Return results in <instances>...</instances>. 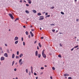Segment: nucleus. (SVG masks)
<instances>
[{"instance_id":"nucleus-1","label":"nucleus","mask_w":79,"mask_h":79,"mask_svg":"<svg viewBox=\"0 0 79 79\" xmlns=\"http://www.w3.org/2000/svg\"><path fill=\"white\" fill-rule=\"evenodd\" d=\"M45 49H43L42 52V55L43 57L44 58H46L47 56H46V55L44 53V52H45Z\"/></svg>"},{"instance_id":"nucleus-2","label":"nucleus","mask_w":79,"mask_h":79,"mask_svg":"<svg viewBox=\"0 0 79 79\" xmlns=\"http://www.w3.org/2000/svg\"><path fill=\"white\" fill-rule=\"evenodd\" d=\"M9 16H10L12 19H14V17H13V15L11 14H9Z\"/></svg>"},{"instance_id":"nucleus-3","label":"nucleus","mask_w":79,"mask_h":79,"mask_svg":"<svg viewBox=\"0 0 79 79\" xmlns=\"http://www.w3.org/2000/svg\"><path fill=\"white\" fill-rule=\"evenodd\" d=\"M5 60V58L3 56H2L1 58V61H3Z\"/></svg>"},{"instance_id":"nucleus-4","label":"nucleus","mask_w":79,"mask_h":79,"mask_svg":"<svg viewBox=\"0 0 79 79\" xmlns=\"http://www.w3.org/2000/svg\"><path fill=\"white\" fill-rule=\"evenodd\" d=\"M4 56H5V57H8V54L7 53H5L4 54Z\"/></svg>"},{"instance_id":"nucleus-5","label":"nucleus","mask_w":79,"mask_h":79,"mask_svg":"<svg viewBox=\"0 0 79 79\" xmlns=\"http://www.w3.org/2000/svg\"><path fill=\"white\" fill-rule=\"evenodd\" d=\"M30 33L31 34V37H33L34 36V34L32 33V31L30 32Z\"/></svg>"},{"instance_id":"nucleus-6","label":"nucleus","mask_w":79,"mask_h":79,"mask_svg":"<svg viewBox=\"0 0 79 79\" xmlns=\"http://www.w3.org/2000/svg\"><path fill=\"white\" fill-rule=\"evenodd\" d=\"M15 40H18V37H15L14 39Z\"/></svg>"},{"instance_id":"nucleus-7","label":"nucleus","mask_w":79,"mask_h":79,"mask_svg":"<svg viewBox=\"0 0 79 79\" xmlns=\"http://www.w3.org/2000/svg\"><path fill=\"white\" fill-rule=\"evenodd\" d=\"M35 56H37V55H38V51H36L35 52Z\"/></svg>"},{"instance_id":"nucleus-8","label":"nucleus","mask_w":79,"mask_h":79,"mask_svg":"<svg viewBox=\"0 0 79 79\" xmlns=\"http://www.w3.org/2000/svg\"><path fill=\"white\" fill-rule=\"evenodd\" d=\"M15 55L14 54H13L12 55V58H15Z\"/></svg>"},{"instance_id":"nucleus-9","label":"nucleus","mask_w":79,"mask_h":79,"mask_svg":"<svg viewBox=\"0 0 79 79\" xmlns=\"http://www.w3.org/2000/svg\"><path fill=\"white\" fill-rule=\"evenodd\" d=\"M23 56V54L21 53L19 55V57L21 58L22 56Z\"/></svg>"},{"instance_id":"nucleus-10","label":"nucleus","mask_w":79,"mask_h":79,"mask_svg":"<svg viewBox=\"0 0 79 79\" xmlns=\"http://www.w3.org/2000/svg\"><path fill=\"white\" fill-rule=\"evenodd\" d=\"M28 2L29 4H31V3H32V1H29Z\"/></svg>"},{"instance_id":"nucleus-11","label":"nucleus","mask_w":79,"mask_h":79,"mask_svg":"<svg viewBox=\"0 0 79 79\" xmlns=\"http://www.w3.org/2000/svg\"><path fill=\"white\" fill-rule=\"evenodd\" d=\"M39 45L40 47H42V45L40 44V43H39Z\"/></svg>"},{"instance_id":"nucleus-12","label":"nucleus","mask_w":79,"mask_h":79,"mask_svg":"<svg viewBox=\"0 0 79 79\" xmlns=\"http://www.w3.org/2000/svg\"><path fill=\"white\" fill-rule=\"evenodd\" d=\"M33 13H35L37 12V11L35 10H33Z\"/></svg>"},{"instance_id":"nucleus-13","label":"nucleus","mask_w":79,"mask_h":79,"mask_svg":"<svg viewBox=\"0 0 79 79\" xmlns=\"http://www.w3.org/2000/svg\"><path fill=\"white\" fill-rule=\"evenodd\" d=\"M38 56L39 58H40V57L41 56V55L40 54H38Z\"/></svg>"},{"instance_id":"nucleus-14","label":"nucleus","mask_w":79,"mask_h":79,"mask_svg":"<svg viewBox=\"0 0 79 79\" xmlns=\"http://www.w3.org/2000/svg\"><path fill=\"white\" fill-rule=\"evenodd\" d=\"M18 40L16 41L15 42V44H18Z\"/></svg>"},{"instance_id":"nucleus-15","label":"nucleus","mask_w":79,"mask_h":79,"mask_svg":"<svg viewBox=\"0 0 79 79\" xmlns=\"http://www.w3.org/2000/svg\"><path fill=\"white\" fill-rule=\"evenodd\" d=\"M25 12L27 13H28V14L29 13V12L28 10H26Z\"/></svg>"},{"instance_id":"nucleus-16","label":"nucleus","mask_w":79,"mask_h":79,"mask_svg":"<svg viewBox=\"0 0 79 79\" xmlns=\"http://www.w3.org/2000/svg\"><path fill=\"white\" fill-rule=\"evenodd\" d=\"M6 52H7V53H10V51H9V50L7 49L6 50Z\"/></svg>"},{"instance_id":"nucleus-17","label":"nucleus","mask_w":79,"mask_h":79,"mask_svg":"<svg viewBox=\"0 0 79 79\" xmlns=\"http://www.w3.org/2000/svg\"><path fill=\"white\" fill-rule=\"evenodd\" d=\"M44 18V17H43V18H41L39 19V20H43Z\"/></svg>"},{"instance_id":"nucleus-18","label":"nucleus","mask_w":79,"mask_h":79,"mask_svg":"<svg viewBox=\"0 0 79 79\" xmlns=\"http://www.w3.org/2000/svg\"><path fill=\"white\" fill-rule=\"evenodd\" d=\"M37 15H38V16H40L41 15V13H39L37 14Z\"/></svg>"},{"instance_id":"nucleus-19","label":"nucleus","mask_w":79,"mask_h":79,"mask_svg":"<svg viewBox=\"0 0 79 79\" xmlns=\"http://www.w3.org/2000/svg\"><path fill=\"white\" fill-rule=\"evenodd\" d=\"M22 61V59H20L19 61V63H21Z\"/></svg>"},{"instance_id":"nucleus-20","label":"nucleus","mask_w":79,"mask_h":79,"mask_svg":"<svg viewBox=\"0 0 79 79\" xmlns=\"http://www.w3.org/2000/svg\"><path fill=\"white\" fill-rule=\"evenodd\" d=\"M14 63H15V61H13L12 62V66H13V64H14Z\"/></svg>"},{"instance_id":"nucleus-21","label":"nucleus","mask_w":79,"mask_h":79,"mask_svg":"<svg viewBox=\"0 0 79 79\" xmlns=\"http://www.w3.org/2000/svg\"><path fill=\"white\" fill-rule=\"evenodd\" d=\"M79 47V46L77 45L75 47H74V48H77Z\"/></svg>"},{"instance_id":"nucleus-22","label":"nucleus","mask_w":79,"mask_h":79,"mask_svg":"<svg viewBox=\"0 0 79 79\" xmlns=\"http://www.w3.org/2000/svg\"><path fill=\"white\" fill-rule=\"evenodd\" d=\"M60 13L61 14H62V15H64V13L63 12H60Z\"/></svg>"},{"instance_id":"nucleus-23","label":"nucleus","mask_w":79,"mask_h":79,"mask_svg":"<svg viewBox=\"0 0 79 79\" xmlns=\"http://www.w3.org/2000/svg\"><path fill=\"white\" fill-rule=\"evenodd\" d=\"M58 57H59V58H61V56L60 54L58 55Z\"/></svg>"},{"instance_id":"nucleus-24","label":"nucleus","mask_w":79,"mask_h":79,"mask_svg":"<svg viewBox=\"0 0 79 79\" xmlns=\"http://www.w3.org/2000/svg\"><path fill=\"white\" fill-rule=\"evenodd\" d=\"M55 8V7L53 6L52 7H51L50 8L51 9H53V8Z\"/></svg>"},{"instance_id":"nucleus-25","label":"nucleus","mask_w":79,"mask_h":79,"mask_svg":"<svg viewBox=\"0 0 79 79\" xmlns=\"http://www.w3.org/2000/svg\"><path fill=\"white\" fill-rule=\"evenodd\" d=\"M15 58L16 59H18V58H19V56H16Z\"/></svg>"},{"instance_id":"nucleus-26","label":"nucleus","mask_w":79,"mask_h":79,"mask_svg":"<svg viewBox=\"0 0 79 79\" xmlns=\"http://www.w3.org/2000/svg\"><path fill=\"white\" fill-rule=\"evenodd\" d=\"M3 50V49H2V48L0 47V51H2L3 50Z\"/></svg>"},{"instance_id":"nucleus-27","label":"nucleus","mask_w":79,"mask_h":79,"mask_svg":"<svg viewBox=\"0 0 79 79\" xmlns=\"http://www.w3.org/2000/svg\"><path fill=\"white\" fill-rule=\"evenodd\" d=\"M26 33V34L27 35H28V32L26 31L25 32Z\"/></svg>"},{"instance_id":"nucleus-28","label":"nucleus","mask_w":79,"mask_h":79,"mask_svg":"<svg viewBox=\"0 0 79 79\" xmlns=\"http://www.w3.org/2000/svg\"><path fill=\"white\" fill-rule=\"evenodd\" d=\"M17 55H19V51H17Z\"/></svg>"},{"instance_id":"nucleus-29","label":"nucleus","mask_w":79,"mask_h":79,"mask_svg":"<svg viewBox=\"0 0 79 79\" xmlns=\"http://www.w3.org/2000/svg\"><path fill=\"white\" fill-rule=\"evenodd\" d=\"M26 71V73H28V70L27 69Z\"/></svg>"},{"instance_id":"nucleus-30","label":"nucleus","mask_w":79,"mask_h":79,"mask_svg":"<svg viewBox=\"0 0 79 79\" xmlns=\"http://www.w3.org/2000/svg\"><path fill=\"white\" fill-rule=\"evenodd\" d=\"M33 68H32V67L31 66V71H33Z\"/></svg>"},{"instance_id":"nucleus-31","label":"nucleus","mask_w":79,"mask_h":79,"mask_svg":"<svg viewBox=\"0 0 79 79\" xmlns=\"http://www.w3.org/2000/svg\"><path fill=\"white\" fill-rule=\"evenodd\" d=\"M23 45H24H24H25V42H23Z\"/></svg>"},{"instance_id":"nucleus-32","label":"nucleus","mask_w":79,"mask_h":79,"mask_svg":"<svg viewBox=\"0 0 79 79\" xmlns=\"http://www.w3.org/2000/svg\"><path fill=\"white\" fill-rule=\"evenodd\" d=\"M50 15H48L46 16V17H47V18H48V17H50Z\"/></svg>"},{"instance_id":"nucleus-33","label":"nucleus","mask_w":79,"mask_h":79,"mask_svg":"<svg viewBox=\"0 0 79 79\" xmlns=\"http://www.w3.org/2000/svg\"><path fill=\"white\" fill-rule=\"evenodd\" d=\"M52 69L53 70H55V67H53L52 68Z\"/></svg>"},{"instance_id":"nucleus-34","label":"nucleus","mask_w":79,"mask_h":79,"mask_svg":"<svg viewBox=\"0 0 79 79\" xmlns=\"http://www.w3.org/2000/svg\"><path fill=\"white\" fill-rule=\"evenodd\" d=\"M68 79H72V77H68Z\"/></svg>"},{"instance_id":"nucleus-35","label":"nucleus","mask_w":79,"mask_h":79,"mask_svg":"<svg viewBox=\"0 0 79 79\" xmlns=\"http://www.w3.org/2000/svg\"><path fill=\"white\" fill-rule=\"evenodd\" d=\"M44 69V68L43 67H42L41 68V69Z\"/></svg>"},{"instance_id":"nucleus-36","label":"nucleus","mask_w":79,"mask_h":79,"mask_svg":"<svg viewBox=\"0 0 79 79\" xmlns=\"http://www.w3.org/2000/svg\"><path fill=\"white\" fill-rule=\"evenodd\" d=\"M60 47H63V45H62L61 44H60Z\"/></svg>"},{"instance_id":"nucleus-37","label":"nucleus","mask_w":79,"mask_h":79,"mask_svg":"<svg viewBox=\"0 0 79 79\" xmlns=\"http://www.w3.org/2000/svg\"><path fill=\"white\" fill-rule=\"evenodd\" d=\"M52 32H54L55 31V30L53 29V30H52Z\"/></svg>"},{"instance_id":"nucleus-38","label":"nucleus","mask_w":79,"mask_h":79,"mask_svg":"<svg viewBox=\"0 0 79 79\" xmlns=\"http://www.w3.org/2000/svg\"><path fill=\"white\" fill-rule=\"evenodd\" d=\"M26 6H29V4H26Z\"/></svg>"},{"instance_id":"nucleus-39","label":"nucleus","mask_w":79,"mask_h":79,"mask_svg":"<svg viewBox=\"0 0 79 79\" xmlns=\"http://www.w3.org/2000/svg\"><path fill=\"white\" fill-rule=\"evenodd\" d=\"M34 75L35 76H36L37 75V73H34Z\"/></svg>"},{"instance_id":"nucleus-40","label":"nucleus","mask_w":79,"mask_h":79,"mask_svg":"<svg viewBox=\"0 0 79 79\" xmlns=\"http://www.w3.org/2000/svg\"><path fill=\"white\" fill-rule=\"evenodd\" d=\"M19 63H20V64H20L21 66V65H22V64H22V63H21V62Z\"/></svg>"},{"instance_id":"nucleus-41","label":"nucleus","mask_w":79,"mask_h":79,"mask_svg":"<svg viewBox=\"0 0 79 79\" xmlns=\"http://www.w3.org/2000/svg\"><path fill=\"white\" fill-rule=\"evenodd\" d=\"M16 70H17V69H14L15 71H16Z\"/></svg>"},{"instance_id":"nucleus-42","label":"nucleus","mask_w":79,"mask_h":79,"mask_svg":"<svg viewBox=\"0 0 79 79\" xmlns=\"http://www.w3.org/2000/svg\"><path fill=\"white\" fill-rule=\"evenodd\" d=\"M28 37H29V38H31V35H28Z\"/></svg>"},{"instance_id":"nucleus-43","label":"nucleus","mask_w":79,"mask_h":79,"mask_svg":"<svg viewBox=\"0 0 79 79\" xmlns=\"http://www.w3.org/2000/svg\"><path fill=\"white\" fill-rule=\"evenodd\" d=\"M3 53V50L1 51V53L2 54Z\"/></svg>"},{"instance_id":"nucleus-44","label":"nucleus","mask_w":79,"mask_h":79,"mask_svg":"<svg viewBox=\"0 0 79 79\" xmlns=\"http://www.w3.org/2000/svg\"><path fill=\"white\" fill-rule=\"evenodd\" d=\"M79 21V19H76V21L77 22V21Z\"/></svg>"},{"instance_id":"nucleus-45","label":"nucleus","mask_w":79,"mask_h":79,"mask_svg":"<svg viewBox=\"0 0 79 79\" xmlns=\"http://www.w3.org/2000/svg\"><path fill=\"white\" fill-rule=\"evenodd\" d=\"M22 41L23 42V38L22 37Z\"/></svg>"},{"instance_id":"nucleus-46","label":"nucleus","mask_w":79,"mask_h":79,"mask_svg":"<svg viewBox=\"0 0 79 79\" xmlns=\"http://www.w3.org/2000/svg\"><path fill=\"white\" fill-rule=\"evenodd\" d=\"M29 76H30V75H31V71L29 72Z\"/></svg>"},{"instance_id":"nucleus-47","label":"nucleus","mask_w":79,"mask_h":79,"mask_svg":"<svg viewBox=\"0 0 79 79\" xmlns=\"http://www.w3.org/2000/svg\"><path fill=\"white\" fill-rule=\"evenodd\" d=\"M5 46L6 47H7L8 46L7 45V44H5Z\"/></svg>"},{"instance_id":"nucleus-48","label":"nucleus","mask_w":79,"mask_h":79,"mask_svg":"<svg viewBox=\"0 0 79 79\" xmlns=\"http://www.w3.org/2000/svg\"><path fill=\"white\" fill-rule=\"evenodd\" d=\"M31 31H34V29H32L31 30Z\"/></svg>"},{"instance_id":"nucleus-49","label":"nucleus","mask_w":79,"mask_h":79,"mask_svg":"<svg viewBox=\"0 0 79 79\" xmlns=\"http://www.w3.org/2000/svg\"><path fill=\"white\" fill-rule=\"evenodd\" d=\"M64 76H67V75L66 74H64Z\"/></svg>"},{"instance_id":"nucleus-50","label":"nucleus","mask_w":79,"mask_h":79,"mask_svg":"<svg viewBox=\"0 0 79 79\" xmlns=\"http://www.w3.org/2000/svg\"><path fill=\"white\" fill-rule=\"evenodd\" d=\"M74 50V48H73L71 49V51H73Z\"/></svg>"},{"instance_id":"nucleus-51","label":"nucleus","mask_w":79,"mask_h":79,"mask_svg":"<svg viewBox=\"0 0 79 79\" xmlns=\"http://www.w3.org/2000/svg\"><path fill=\"white\" fill-rule=\"evenodd\" d=\"M37 49H38V50H39V46H37Z\"/></svg>"},{"instance_id":"nucleus-52","label":"nucleus","mask_w":79,"mask_h":79,"mask_svg":"<svg viewBox=\"0 0 79 79\" xmlns=\"http://www.w3.org/2000/svg\"><path fill=\"white\" fill-rule=\"evenodd\" d=\"M50 77L51 79H53V77Z\"/></svg>"},{"instance_id":"nucleus-53","label":"nucleus","mask_w":79,"mask_h":79,"mask_svg":"<svg viewBox=\"0 0 79 79\" xmlns=\"http://www.w3.org/2000/svg\"><path fill=\"white\" fill-rule=\"evenodd\" d=\"M50 25L51 26H54V24H51Z\"/></svg>"},{"instance_id":"nucleus-54","label":"nucleus","mask_w":79,"mask_h":79,"mask_svg":"<svg viewBox=\"0 0 79 79\" xmlns=\"http://www.w3.org/2000/svg\"><path fill=\"white\" fill-rule=\"evenodd\" d=\"M40 18H44V17L42 16H40Z\"/></svg>"},{"instance_id":"nucleus-55","label":"nucleus","mask_w":79,"mask_h":79,"mask_svg":"<svg viewBox=\"0 0 79 79\" xmlns=\"http://www.w3.org/2000/svg\"><path fill=\"white\" fill-rule=\"evenodd\" d=\"M37 43V41H35L34 42V44H36Z\"/></svg>"},{"instance_id":"nucleus-56","label":"nucleus","mask_w":79,"mask_h":79,"mask_svg":"<svg viewBox=\"0 0 79 79\" xmlns=\"http://www.w3.org/2000/svg\"><path fill=\"white\" fill-rule=\"evenodd\" d=\"M48 15V13H45V15Z\"/></svg>"},{"instance_id":"nucleus-57","label":"nucleus","mask_w":79,"mask_h":79,"mask_svg":"<svg viewBox=\"0 0 79 79\" xmlns=\"http://www.w3.org/2000/svg\"><path fill=\"white\" fill-rule=\"evenodd\" d=\"M41 39H44V37H41Z\"/></svg>"},{"instance_id":"nucleus-58","label":"nucleus","mask_w":79,"mask_h":79,"mask_svg":"<svg viewBox=\"0 0 79 79\" xmlns=\"http://www.w3.org/2000/svg\"><path fill=\"white\" fill-rule=\"evenodd\" d=\"M23 27L24 28H26V26H23Z\"/></svg>"},{"instance_id":"nucleus-59","label":"nucleus","mask_w":79,"mask_h":79,"mask_svg":"<svg viewBox=\"0 0 79 79\" xmlns=\"http://www.w3.org/2000/svg\"><path fill=\"white\" fill-rule=\"evenodd\" d=\"M43 14H45V12H43Z\"/></svg>"},{"instance_id":"nucleus-60","label":"nucleus","mask_w":79,"mask_h":79,"mask_svg":"<svg viewBox=\"0 0 79 79\" xmlns=\"http://www.w3.org/2000/svg\"><path fill=\"white\" fill-rule=\"evenodd\" d=\"M20 2H21V3H22V2H23V1H22V0H20Z\"/></svg>"},{"instance_id":"nucleus-61","label":"nucleus","mask_w":79,"mask_h":79,"mask_svg":"<svg viewBox=\"0 0 79 79\" xmlns=\"http://www.w3.org/2000/svg\"><path fill=\"white\" fill-rule=\"evenodd\" d=\"M24 2H25V3H26V1H23Z\"/></svg>"},{"instance_id":"nucleus-62","label":"nucleus","mask_w":79,"mask_h":79,"mask_svg":"<svg viewBox=\"0 0 79 79\" xmlns=\"http://www.w3.org/2000/svg\"><path fill=\"white\" fill-rule=\"evenodd\" d=\"M44 67H47V65H44Z\"/></svg>"},{"instance_id":"nucleus-63","label":"nucleus","mask_w":79,"mask_h":79,"mask_svg":"<svg viewBox=\"0 0 79 79\" xmlns=\"http://www.w3.org/2000/svg\"><path fill=\"white\" fill-rule=\"evenodd\" d=\"M43 72H42L40 73V74H43Z\"/></svg>"},{"instance_id":"nucleus-64","label":"nucleus","mask_w":79,"mask_h":79,"mask_svg":"<svg viewBox=\"0 0 79 79\" xmlns=\"http://www.w3.org/2000/svg\"><path fill=\"white\" fill-rule=\"evenodd\" d=\"M40 31H41V30H42V28L40 27Z\"/></svg>"}]
</instances>
